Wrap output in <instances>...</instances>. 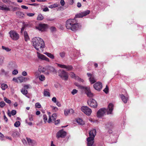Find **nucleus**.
I'll return each mask as SVG.
<instances>
[{
	"mask_svg": "<svg viewBox=\"0 0 146 146\" xmlns=\"http://www.w3.org/2000/svg\"><path fill=\"white\" fill-rule=\"evenodd\" d=\"M33 45L37 50L40 49L42 51L45 47V44L43 40L39 37H35L31 40Z\"/></svg>",
	"mask_w": 146,
	"mask_h": 146,
	"instance_id": "1",
	"label": "nucleus"
},
{
	"mask_svg": "<svg viewBox=\"0 0 146 146\" xmlns=\"http://www.w3.org/2000/svg\"><path fill=\"white\" fill-rule=\"evenodd\" d=\"M66 26L67 29L74 31L78 30L81 27L80 25L76 23L75 19L67 20L66 22Z\"/></svg>",
	"mask_w": 146,
	"mask_h": 146,
	"instance_id": "2",
	"label": "nucleus"
},
{
	"mask_svg": "<svg viewBox=\"0 0 146 146\" xmlns=\"http://www.w3.org/2000/svg\"><path fill=\"white\" fill-rule=\"evenodd\" d=\"M113 108V105L111 103H110L108 105V109L103 108L100 109L97 112L98 117H100L103 116L107 112L108 114H112Z\"/></svg>",
	"mask_w": 146,
	"mask_h": 146,
	"instance_id": "3",
	"label": "nucleus"
},
{
	"mask_svg": "<svg viewBox=\"0 0 146 146\" xmlns=\"http://www.w3.org/2000/svg\"><path fill=\"white\" fill-rule=\"evenodd\" d=\"M96 130L95 129H92L89 132V137L87 138L88 146H94L93 145L94 142V138L96 135Z\"/></svg>",
	"mask_w": 146,
	"mask_h": 146,
	"instance_id": "4",
	"label": "nucleus"
},
{
	"mask_svg": "<svg viewBox=\"0 0 146 146\" xmlns=\"http://www.w3.org/2000/svg\"><path fill=\"white\" fill-rule=\"evenodd\" d=\"M10 36L13 40H16L19 38V35L16 32L11 31L9 32Z\"/></svg>",
	"mask_w": 146,
	"mask_h": 146,
	"instance_id": "5",
	"label": "nucleus"
},
{
	"mask_svg": "<svg viewBox=\"0 0 146 146\" xmlns=\"http://www.w3.org/2000/svg\"><path fill=\"white\" fill-rule=\"evenodd\" d=\"M81 110L88 116L90 115L92 112L91 109L87 106H82L81 108Z\"/></svg>",
	"mask_w": 146,
	"mask_h": 146,
	"instance_id": "6",
	"label": "nucleus"
},
{
	"mask_svg": "<svg viewBox=\"0 0 146 146\" xmlns=\"http://www.w3.org/2000/svg\"><path fill=\"white\" fill-rule=\"evenodd\" d=\"M59 76L63 79L66 80L68 78V75L66 72L62 70H59Z\"/></svg>",
	"mask_w": 146,
	"mask_h": 146,
	"instance_id": "7",
	"label": "nucleus"
},
{
	"mask_svg": "<svg viewBox=\"0 0 146 146\" xmlns=\"http://www.w3.org/2000/svg\"><path fill=\"white\" fill-rule=\"evenodd\" d=\"M88 105L91 107L96 108L97 106V104L96 101L93 99H90L87 102Z\"/></svg>",
	"mask_w": 146,
	"mask_h": 146,
	"instance_id": "8",
	"label": "nucleus"
},
{
	"mask_svg": "<svg viewBox=\"0 0 146 146\" xmlns=\"http://www.w3.org/2000/svg\"><path fill=\"white\" fill-rule=\"evenodd\" d=\"M81 88L85 91L87 95V96L90 97H92L93 96V94L90 91L89 87L81 86Z\"/></svg>",
	"mask_w": 146,
	"mask_h": 146,
	"instance_id": "9",
	"label": "nucleus"
},
{
	"mask_svg": "<svg viewBox=\"0 0 146 146\" xmlns=\"http://www.w3.org/2000/svg\"><path fill=\"white\" fill-rule=\"evenodd\" d=\"M90 11L88 10L81 12L78 14L76 15L75 18H82L89 14Z\"/></svg>",
	"mask_w": 146,
	"mask_h": 146,
	"instance_id": "10",
	"label": "nucleus"
},
{
	"mask_svg": "<svg viewBox=\"0 0 146 146\" xmlns=\"http://www.w3.org/2000/svg\"><path fill=\"white\" fill-rule=\"evenodd\" d=\"M66 135V132L63 131V129L61 130L56 133V136L57 138L64 137Z\"/></svg>",
	"mask_w": 146,
	"mask_h": 146,
	"instance_id": "11",
	"label": "nucleus"
},
{
	"mask_svg": "<svg viewBox=\"0 0 146 146\" xmlns=\"http://www.w3.org/2000/svg\"><path fill=\"white\" fill-rule=\"evenodd\" d=\"M58 66L61 68H65L68 71L72 70V67L71 65L66 66L65 65L61 64L58 63H56Z\"/></svg>",
	"mask_w": 146,
	"mask_h": 146,
	"instance_id": "12",
	"label": "nucleus"
},
{
	"mask_svg": "<svg viewBox=\"0 0 146 146\" xmlns=\"http://www.w3.org/2000/svg\"><path fill=\"white\" fill-rule=\"evenodd\" d=\"M94 88L98 91H100L102 88V85L101 82H98L94 85Z\"/></svg>",
	"mask_w": 146,
	"mask_h": 146,
	"instance_id": "13",
	"label": "nucleus"
},
{
	"mask_svg": "<svg viewBox=\"0 0 146 146\" xmlns=\"http://www.w3.org/2000/svg\"><path fill=\"white\" fill-rule=\"evenodd\" d=\"M47 27V25L44 24H39L38 26L36 27L37 29H38L40 31H44Z\"/></svg>",
	"mask_w": 146,
	"mask_h": 146,
	"instance_id": "14",
	"label": "nucleus"
},
{
	"mask_svg": "<svg viewBox=\"0 0 146 146\" xmlns=\"http://www.w3.org/2000/svg\"><path fill=\"white\" fill-rule=\"evenodd\" d=\"M70 76L72 78H74V79L80 82H83L84 80L80 78L78 76H76L75 74L73 72H71L70 74Z\"/></svg>",
	"mask_w": 146,
	"mask_h": 146,
	"instance_id": "15",
	"label": "nucleus"
},
{
	"mask_svg": "<svg viewBox=\"0 0 146 146\" xmlns=\"http://www.w3.org/2000/svg\"><path fill=\"white\" fill-rule=\"evenodd\" d=\"M120 97L124 103H127L129 99V96L127 95L126 94L125 96H124L122 94H120Z\"/></svg>",
	"mask_w": 146,
	"mask_h": 146,
	"instance_id": "16",
	"label": "nucleus"
},
{
	"mask_svg": "<svg viewBox=\"0 0 146 146\" xmlns=\"http://www.w3.org/2000/svg\"><path fill=\"white\" fill-rule=\"evenodd\" d=\"M26 139L29 145L33 146L36 144V142L35 141L31 139L30 138L28 137H26Z\"/></svg>",
	"mask_w": 146,
	"mask_h": 146,
	"instance_id": "17",
	"label": "nucleus"
},
{
	"mask_svg": "<svg viewBox=\"0 0 146 146\" xmlns=\"http://www.w3.org/2000/svg\"><path fill=\"white\" fill-rule=\"evenodd\" d=\"M0 10L5 11H10V9L5 5H0Z\"/></svg>",
	"mask_w": 146,
	"mask_h": 146,
	"instance_id": "18",
	"label": "nucleus"
},
{
	"mask_svg": "<svg viewBox=\"0 0 146 146\" xmlns=\"http://www.w3.org/2000/svg\"><path fill=\"white\" fill-rule=\"evenodd\" d=\"M57 117V115L56 113L53 114L51 117L50 116H49V117L48 120V122L50 123L51 122L52 119V120L55 121L56 120Z\"/></svg>",
	"mask_w": 146,
	"mask_h": 146,
	"instance_id": "19",
	"label": "nucleus"
},
{
	"mask_svg": "<svg viewBox=\"0 0 146 146\" xmlns=\"http://www.w3.org/2000/svg\"><path fill=\"white\" fill-rule=\"evenodd\" d=\"M29 79L27 78L21 76L18 77V83H22L24 81H26L29 80Z\"/></svg>",
	"mask_w": 146,
	"mask_h": 146,
	"instance_id": "20",
	"label": "nucleus"
},
{
	"mask_svg": "<svg viewBox=\"0 0 146 146\" xmlns=\"http://www.w3.org/2000/svg\"><path fill=\"white\" fill-rule=\"evenodd\" d=\"M74 110L72 109L66 110L64 111V114L65 115H67L69 114H72L74 113Z\"/></svg>",
	"mask_w": 146,
	"mask_h": 146,
	"instance_id": "21",
	"label": "nucleus"
},
{
	"mask_svg": "<svg viewBox=\"0 0 146 146\" xmlns=\"http://www.w3.org/2000/svg\"><path fill=\"white\" fill-rule=\"evenodd\" d=\"M113 123L111 122L108 123L106 125V127L107 129H111L113 128Z\"/></svg>",
	"mask_w": 146,
	"mask_h": 146,
	"instance_id": "22",
	"label": "nucleus"
},
{
	"mask_svg": "<svg viewBox=\"0 0 146 146\" xmlns=\"http://www.w3.org/2000/svg\"><path fill=\"white\" fill-rule=\"evenodd\" d=\"M44 95L45 96L50 97V94L49 92V90L48 89H44Z\"/></svg>",
	"mask_w": 146,
	"mask_h": 146,
	"instance_id": "23",
	"label": "nucleus"
},
{
	"mask_svg": "<svg viewBox=\"0 0 146 146\" xmlns=\"http://www.w3.org/2000/svg\"><path fill=\"white\" fill-rule=\"evenodd\" d=\"M37 56L38 58L40 59L43 60L45 56L44 55L40 54L38 52H37Z\"/></svg>",
	"mask_w": 146,
	"mask_h": 146,
	"instance_id": "24",
	"label": "nucleus"
},
{
	"mask_svg": "<svg viewBox=\"0 0 146 146\" xmlns=\"http://www.w3.org/2000/svg\"><path fill=\"white\" fill-rule=\"evenodd\" d=\"M44 54L51 59H54V55L51 53L46 52L44 53Z\"/></svg>",
	"mask_w": 146,
	"mask_h": 146,
	"instance_id": "25",
	"label": "nucleus"
},
{
	"mask_svg": "<svg viewBox=\"0 0 146 146\" xmlns=\"http://www.w3.org/2000/svg\"><path fill=\"white\" fill-rule=\"evenodd\" d=\"M24 35L25 37V40L26 41H27L29 40V38L27 32H24Z\"/></svg>",
	"mask_w": 146,
	"mask_h": 146,
	"instance_id": "26",
	"label": "nucleus"
},
{
	"mask_svg": "<svg viewBox=\"0 0 146 146\" xmlns=\"http://www.w3.org/2000/svg\"><path fill=\"white\" fill-rule=\"evenodd\" d=\"M16 15L19 17H23L24 15V14L21 11L16 12Z\"/></svg>",
	"mask_w": 146,
	"mask_h": 146,
	"instance_id": "27",
	"label": "nucleus"
},
{
	"mask_svg": "<svg viewBox=\"0 0 146 146\" xmlns=\"http://www.w3.org/2000/svg\"><path fill=\"white\" fill-rule=\"evenodd\" d=\"M89 81L91 84H93L96 81V80L94 78V76H93L91 78H89Z\"/></svg>",
	"mask_w": 146,
	"mask_h": 146,
	"instance_id": "28",
	"label": "nucleus"
},
{
	"mask_svg": "<svg viewBox=\"0 0 146 146\" xmlns=\"http://www.w3.org/2000/svg\"><path fill=\"white\" fill-rule=\"evenodd\" d=\"M76 121L80 125H83L84 122L81 119L79 118L76 120Z\"/></svg>",
	"mask_w": 146,
	"mask_h": 146,
	"instance_id": "29",
	"label": "nucleus"
},
{
	"mask_svg": "<svg viewBox=\"0 0 146 146\" xmlns=\"http://www.w3.org/2000/svg\"><path fill=\"white\" fill-rule=\"evenodd\" d=\"M44 19V17L42 15L40 14L38 15L37 19L38 20L41 21Z\"/></svg>",
	"mask_w": 146,
	"mask_h": 146,
	"instance_id": "30",
	"label": "nucleus"
},
{
	"mask_svg": "<svg viewBox=\"0 0 146 146\" xmlns=\"http://www.w3.org/2000/svg\"><path fill=\"white\" fill-rule=\"evenodd\" d=\"M58 5L57 3H54L53 5H51L48 7L51 8L53 9L54 8H55L56 7H58Z\"/></svg>",
	"mask_w": 146,
	"mask_h": 146,
	"instance_id": "31",
	"label": "nucleus"
},
{
	"mask_svg": "<svg viewBox=\"0 0 146 146\" xmlns=\"http://www.w3.org/2000/svg\"><path fill=\"white\" fill-rule=\"evenodd\" d=\"M8 86L7 85L5 84H3L1 85V88L3 90H5L7 88Z\"/></svg>",
	"mask_w": 146,
	"mask_h": 146,
	"instance_id": "32",
	"label": "nucleus"
},
{
	"mask_svg": "<svg viewBox=\"0 0 146 146\" xmlns=\"http://www.w3.org/2000/svg\"><path fill=\"white\" fill-rule=\"evenodd\" d=\"M19 135L20 134L17 131H15L12 134V135L14 137L19 136Z\"/></svg>",
	"mask_w": 146,
	"mask_h": 146,
	"instance_id": "33",
	"label": "nucleus"
},
{
	"mask_svg": "<svg viewBox=\"0 0 146 146\" xmlns=\"http://www.w3.org/2000/svg\"><path fill=\"white\" fill-rule=\"evenodd\" d=\"M2 48L3 49L5 50L7 52H9L11 50V49L9 48L8 47L3 46H2Z\"/></svg>",
	"mask_w": 146,
	"mask_h": 146,
	"instance_id": "34",
	"label": "nucleus"
},
{
	"mask_svg": "<svg viewBox=\"0 0 146 146\" xmlns=\"http://www.w3.org/2000/svg\"><path fill=\"white\" fill-rule=\"evenodd\" d=\"M25 90L26 89H25L24 88L22 89L21 90L22 93L24 95H26L27 93V91Z\"/></svg>",
	"mask_w": 146,
	"mask_h": 146,
	"instance_id": "35",
	"label": "nucleus"
},
{
	"mask_svg": "<svg viewBox=\"0 0 146 146\" xmlns=\"http://www.w3.org/2000/svg\"><path fill=\"white\" fill-rule=\"evenodd\" d=\"M47 69L51 71L54 72L55 71L54 68L51 66H48L47 67Z\"/></svg>",
	"mask_w": 146,
	"mask_h": 146,
	"instance_id": "36",
	"label": "nucleus"
},
{
	"mask_svg": "<svg viewBox=\"0 0 146 146\" xmlns=\"http://www.w3.org/2000/svg\"><path fill=\"white\" fill-rule=\"evenodd\" d=\"M24 88L25 89H26L28 88H32V86L29 84L25 85L24 86Z\"/></svg>",
	"mask_w": 146,
	"mask_h": 146,
	"instance_id": "37",
	"label": "nucleus"
},
{
	"mask_svg": "<svg viewBox=\"0 0 146 146\" xmlns=\"http://www.w3.org/2000/svg\"><path fill=\"white\" fill-rule=\"evenodd\" d=\"M21 124V123L19 121H16L14 123V126L16 127H19Z\"/></svg>",
	"mask_w": 146,
	"mask_h": 146,
	"instance_id": "38",
	"label": "nucleus"
},
{
	"mask_svg": "<svg viewBox=\"0 0 146 146\" xmlns=\"http://www.w3.org/2000/svg\"><path fill=\"white\" fill-rule=\"evenodd\" d=\"M60 56L62 58H64L65 56V53L64 52H60L59 54Z\"/></svg>",
	"mask_w": 146,
	"mask_h": 146,
	"instance_id": "39",
	"label": "nucleus"
},
{
	"mask_svg": "<svg viewBox=\"0 0 146 146\" xmlns=\"http://www.w3.org/2000/svg\"><path fill=\"white\" fill-rule=\"evenodd\" d=\"M39 80L41 81H43L45 80V77L43 75H41L39 77Z\"/></svg>",
	"mask_w": 146,
	"mask_h": 146,
	"instance_id": "40",
	"label": "nucleus"
},
{
	"mask_svg": "<svg viewBox=\"0 0 146 146\" xmlns=\"http://www.w3.org/2000/svg\"><path fill=\"white\" fill-rule=\"evenodd\" d=\"M4 100L5 102H6L10 104L11 103V101L10 100H9L8 99H7V98H6L5 97L4 98Z\"/></svg>",
	"mask_w": 146,
	"mask_h": 146,
	"instance_id": "41",
	"label": "nucleus"
},
{
	"mask_svg": "<svg viewBox=\"0 0 146 146\" xmlns=\"http://www.w3.org/2000/svg\"><path fill=\"white\" fill-rule=\"evenodd\" d=\"M4 60V57L3 56H0V65L3 63Z\"/></svg>",
	"mask_w": 146,
	"mask_h": 146,
	"instance_id": "42",
	"label": "nucleus"
},
{
	"mask_svg": "<svg viewBox=\"0 0 146 146\" xmlns=\"http://www.w3.org/2000/svg\"><path fill=\"white\" fill-rule=\"evenodd\" d=\"M35 107L36 108H40L41 106L40 104L39 103H36L35 104Z\"/></svg>",
	"mask_w": 146,
	"mask_h": 146,
	"instance_id": "43",
	"label": "nucleus"
},
{
	"mask_svg": "<svg viewBox=\"0 0 146 146\" xmlns=\"http://www.w3.org/2000/svg\"><path fill=\"white\" fill-rule=\"evenodd\" d=\"M5 104L3 102H0V107L3 108L5 105Z\"/></svg>",
	"mask_w": 146,
	"mask_h": 146,
	"instance_id": "44",
	"label": "nucleus"
},
{
	"mask_svg": "<svg viewBox=\"0 0 146 146\" xmlns=\"http://www.w3.org/2000/svg\"><path fill=\"white\" fill-rule=\"evenodd\" d=\"M103 91L106 93L107 94L108 92V88L107 85L106 88L103 90Z\"/></svg>",
	"mask_w": 146,
	"mask_h": 146,
	"instance_id": "45",
	"label": "nucleus"
},
{
	"mask_svg": "<svg viewBox=\"0 0 146 146\" xmlns=\"http://www.w3.org/2000/svg\"><path fill=\"white\" fill-rule=\"evenodd\" d=\"M78 92V90L75 89H73L71 92V93L72 95H74Z\"/></svg>",
	"mask_w": 146,
	"mask_h": 146,
	"instance_id": "46",
	"label": "nucleus"
},
{
	"mask_svg": "<svg viewBox=\"0 0 146 146\" xmlns=\"http://www.w3.org/2000/svg\"><path fill=\"white\" fill-rule=\"evenodd\" d=\"M51 107L52 108L53 110L54 111H57L58 110V108L56 107H54L53 106H51Z\"/></svg>",
	"mask_w": 146,
	"mask_h": 146,
	"instance_id": "47",
	"label": "nucleus"
},
{
	"mask_svg": "<svg viewBox=\"0 0 146 146\" xmlns=\"http://www.w3.org/2000/svg\"><path fill=\"white\" fill-rule=\"evenodd\" d=\"M43 119L45 122L47 120V117L46 115L45 114H44L43 116Z\"/></svg>",
	"mask_w": 146,
	"mask_h": 146,
	"instance_id": "48",
	"label": "nucleus"
},
{
	"mask_svg": "<svg viewBox=\"0 0 146 146\" xmlns=\"http://www.w3.org/2000/svg\"><path fill=\"white\" fill-rule=\"evenodd\" d=\"M29 120L30 121L33 120V115H30L29 116Z\"/></svg>",
	"mask_w": 146,
	"mask_h": 146,
	"instance_id": "49",
	"label": "nucleus"
},
{
	"mask_svg": "<svg viewBox=\"0 0 146 146\" xmlns=\"http://www.w3.org/2000/svg\"><path fill=\"white\" fill-rule=\"evenodd\" d=\"M60 4L62 6H64L65 4L64 0H61L60 1Z\"/></svg>",
	"mask_w": 146,
	"mask_h": 146,
	"instance_id": "50",
	"label": "nucleus"
},
{
	"mask_svg": "<svg viewBox=\"0 0 146 146\" xmlns=\"http://www.w3.org/2000/svg\"><path fill=\"white\" fill-rule=\"evenodd\" d=\"M18 73V71L17 70H14L13 72V74L14 75H16Z\"/></svg>",
	"mask_w": 146,
	"mask_h": 146,
	"instance_id": "51",
	"label": "nucleus"
},
{
	"mask_svg": "<svg viewBox=\"0 0 146 146\" xmlns=\"http://www.w3.org/2000/svg\"><path fill=\"white\" fill-rule=\"evenodd\" d=\"M52 100L53 102L55 103H56L57 102L56 98L55 97L52 98Z\"/></svg>",
	"mask_w": 146,
	"mask_h": 146,
	"instance_id": "52",
	"label": "nucleus"
},
{
	"mask_svg": "<svg viewBox=\"0 0 146 146\" xmlns=\"http://www.w3.org/2000/svg\"><path fill=\"white\" fill-rule=\"evenodd\" d=\"M12 115H15L16 113V111L15 110H13L11 111Z\"/></svg>",
	"mask_w": 146,
	"mask_h": 146,
	"instance_id": "53",
	"label": "nucleus"
},
{
	"mask_svg": "<svg viewBox=\"0 0 146 146\" xmlns=\"http://www.w3.org/2000/svg\"><path fill=\"white\" fill-rule=\"evenodd\" d=\"M22 74L24 76H26L27 75V73L26 71H24L22 72Z\"/></svg>",
	"mask_w": 146,
	"mask_h": 146,
	"instance_id": "54",
	"label": "nucleus"
},
{
	"mask_svg": "<svg viewBox=\"0 0 146 146\" xmlns=\"http://www.w3.org/2000/svg\"><path fill=\"white\" fill-rule=\"evenodd\" d=\"M13 81L15 82H17L18 83V78H14L13 79Z\"/></svg>",
	"mask_w": 146,
	"mask_h": 146,
	"instance_id": "55",
	"label": "nucleus"
},
{
	"mask_svg": "<svg viewBox=\"0 0 146 146\" xmlns=\"http://www.w3.org/2000/svg\"><path fill=\"white\" fill-rule=\"evenodd\" d=\"M87 75L88 77L89 78H91L94 76L93 75L91 74L90 73H87Z\"/></svg>",
	"mask_w": 146,
	"mask_h": 146,
	"instance_id": "56",
	"label": "nucleus"
},
{
	"mask_svg": "<svg viewBox=\"0 0 146 146\" xmlns=\"http://www.w3.org/2000/svg\"><path fill=\"white\" fill-rule=\"evenodd\" d=\"M43 60H45L48 62H50V61L49 59L46 56L45 57Z\"/></svg>",
	"mask_w": 146,
	"mask_h": 146,
	"instance_id": "57",
	"label": "nucleus"
},
{
	"mask_svg": "<svg viewBox=\"0 0 146 146\" xmlns=\"http://www.w3.org/2000/svg\"><path fill=\"white\" fill-rule=\"evenodd\" d=\"M22 141L23 143L25 145L26 144H27V142L26 140L24 139H22Z\"/></svg>",
	"mask_w": 146,
	"mask_h": 146,
	"instance_id": "58",
	"label": "nucleus"
},
{
	"mask_svg": "<svg viewBox=\"0 0 146 146\" xmlns=\"http://www.w3.org/2000/svg\"><path fill=\"white\" fill-rule=\"evenodd\" d=\"M35 15L34 13H29L27 14V15L29 17H33Z\"/></svg>",
	"mask_w": 146,
	"mask_h": 146,
	"instance_id": "59",
	"label": "nucleus"
},
{
	"mask_svg": "<svg viewBox=\"0 0 146 146\" xmlns=\"http://www.w3.org/2000/svg\"><path fill=\"white\" fill-rule=\"evenodd\" d=\"M49 11V10L48 9L47 7H45V8H44L43 9V11H44V12L48 11Z\"/></svg>",
	"mask_w": 146,
	"mask_h": 146,
	"instance_id": "60",
	"label": "nucleus"
},
{
	"mask_svg": "<svg viewBox=\"0 0 146 146\" xmlns=\"http://www.w3.org/2000/svg\"><path fill=\"white\" fill-rule=\"evenodd\" d=\"M60 122V120L59 119H57V120L55 121V125H57Z\"/></svg>",
	"mask_w": 146,
	"mask_h": 146,
	"instance_id": "61",
	"label": "nucleus"
},
{
	"mask_svg": "<svg viewBox=\"0 0 146 146\" xmlns=\"http://www.w3.org/2000/svg\"><path fill=\"white\" fill-rule=\"evenodd\" d=\"M21 7L23 9H28V7H27L25 5H22L21 6Z\"/></svg>",
	"mask_w": 146,
	"mask_h": 146,
	"instance_id": "62",
	"label": "nucleus"
},
{
	"mask_svg": "<svg viewBox=\"0 0 146 146\" xmlns=\"http://www.w3.org/2000/svg\"><path fill=\"white\" fill-rule=\"evenodd\" d=\"M56 105L58 107H60L61 106V104L59 102H56Z\"/></svg>",
	"mask_w": 146,
	"mask_h": 146,
	"instance_id": "63",
	"label": "nucleus"
},
{
	"mask_svg": "<svg viewBox=\"0 0 146 146\" xmlns=\"http://www.w3.org/2000/svg\"><path fill=\"white\" fill-rule=\"evenodd\" d=\"M26 122L29 125H31L32 124V123L31 122H27V119L26 120Z\"/></svg>",
	"mask_w": 146,
	"mask_h": 146,
	"instance_id": "64",
	"label": "nucleus"
}]
</instances>
